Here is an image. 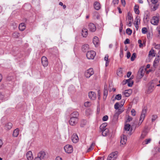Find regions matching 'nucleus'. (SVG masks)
Instances as JSON below:
<instances>
[{
	"mask_svg": "<svg viewBox=\"0 0 160 160\" xmlns=\"http://www.w3.org/2000/svg\"><path fill=\"white\" fill-rule=\"evenodd\" d=\"M131 112L132 115L133 116H135L136 114V112L135 110L134 109H132Z\"/></svg>",
	"mask_w": 160,
	"mask_h": 160,
	"instance_id": "50",
	"label": "nucleus"
},
{
	"mask_svg": "<svg viewBox=\"0 0 160 160\" xmlns=\"http://www.w3.org/2000/svg\"><path fill=\"white\" fill-rule=\"evenodd\" d=\"M19 131V130L18 128L14 130L13 132V136L15 137H17L18 135Z\"/></svg>",
	"mask_w": 160,
	"mask_h": 160,
	"instance_id": "30",
	"label": "nucleus"
},
{
	"mask_svg": "<svg viewBox=\"0 0 160 160\" xmlns=\"http://www.w3.org/2000/svg\"><path fill=\"white\" fill-rule=\"evenodd\" d=\"M137 122L135 121L133 123V124L132 125L131 127V131L129 132L128 133V135L129 136L132 134V131L134 129V131L135 130L137 127Z\"/></svg>",
	"mask_w": 160,
	"mask_h": 160,
	"instance_id": "16",
	"label": "nucleus"
},
{
	"mask_svg": "<svg viewBox=\"0 0 160 160\" xmlns=\"http://www.w3.org/2000/svg\"><path fill=\"white\" fill-rule=\"evenodd\" d=\"M160 60V51L158 52V55L156 57L153 63V66L155 67Z\"/></svg>",
	"mask_w": 160,
	"mask_h": 160,
	"instance_id": "9",
	"label": "nucleus"
},
{
	"mask_svg": "<svg viewBox=\"0 0 160 160\" xmlns=\"http://www.w3.org/2000/svg\"><path fill=\"white\" fill-rule=\"evenodd\" d=\"M158 5L155 4L154 5V6L153 7V8H152V10L153 11H155L158 8Z\"/></svg>",
	"mask_w": 160,
	"mask_h": 160,
	"instance_id": "47",
	"label": "nucleus"
},
{
	"mask_svg": "<svg viewBox=\"0 0 160 160\" xmlns=\"http://www.w3.org/2000/svg\"><path fill=\"white\" fill-rule=\"evenodd\" d=\"M36 158L40 159V160H45L47 158V156L44 152L41 151L38 154Z\"/></svg>",
	"mask_w": 160,
	"mask_h": 160,
	"instance_id": "3",
	"label": "nucleus"
},
{
	"mask_svg": "<svg viewBox=\"0 0 160 160\" xmlns=\"http://www.w3.org/2000/svg\"><path fill=\"white\" fill-rule=\"evenodd\" d=\"M121 95L120 94H118L116 95V96L115 97V99L118 100H120L121 99Z\"/></svg>",
	"mask_w": 160,
	"mask_h": 160,
	"instance_id": "44",
	"label": "nucleus"
},
{
	"mask_svg": "<svg viewBox=\"0 0 160 160\" xmlns=\"http://www.w3.org/2000/svg\"><path fill=\"white\" fill-rule=\"evenodd\" d=\"M124 94L126 97H129L130 95V93L128 92V90H126L124 91Z\"/></svg>",
	"mask_w": 160,
	"mask_h": 160,
	"instance_id": "45",
	"label": "nucleus"
},
{
	"mask_svg": "<svg viewBox=\"0 0 160 160\" xmlns=\"http://www.w3.org/2000/svg\"><path fill=\"white\" fill-rule=\"evenodd\" d=\"M88 29L92 32H94L96 30V27L93 23H90L88 25Z\"/></svg>",
	"mask_w": 160,
	"mask_h": 160,
	"instance_id": "12",
	"label": "nucleus"
},
{
	"mask_svg": "<svg viewBox=\"0 0 160 160\" xmlns=\"http://www.w3.org/2000/svg\"><path fill=\"white\" fill-rule=\"evenodd\" d=\"M26 27L25 24L24 23H21L19 26V29L21 31H24Z\"/></svg>",
	"mask_w": 160,
	"mask_h": 160,
	"instance_id": "23",
	"label": "nucleus"
},
{
	"mask_svg": "<svg viewBox=\"0 0 160 160\" xmlns=\"http://www.w3.org/2000/svg\"><path fill=\"white\" fill-rule=\"evenodd\" d=\"M131 127V125L129 124H127L125 125L124 128L125 131L124 132V133H127L128 132L129 133L130 132L129 130ZM131 131V130L130 131V132Z\"/></svg>",
	"mask_w": 160,
	"mask_h": 160,
	"instance_id": "19",
	"label": "nucleus"
},
{
	"mask_svg": "<svg viewBox=\"0 0 160 160\" xmlns=\"http://www.w3.org/2000/svg\"><path fill=\"white\" fill-rule=\"evenodd\" d=\"M64 149L66 152L68 153H72L73 151V148L71 145H67L64 146Z\"/></svg>",
	"mask_w": 160,
	"mask_h": 160,
	"instance_id": "5",
	"label": "nucleus"
},
{
	"mask_svg": "<svg viewBox=\"0 0 160 160\" xmlns=\"http://www.w3.org/2000/svg\"><path fill=\"white\" fill-rule=\"evenodd\" d=\"M154 48L155 49H160V44H156V43H154Z\"/></svg>",
	"mask_w": 160,
	"mask_h": 160,
	"instance_id": "46",
	"label": "nucleus"
},
{
	"mask_svg": "<svg viewBox=\"0 0 160 160\" xmlns=\"http://www.w3.org/2000/svg\"><path fill=\"white\" fill-rule=\"evenodd\" d=\"M12 124L11 122H8L5 125V128L6 129H10L12 127Z\"/></svg>",
	"mask_w": 160,
	"mask_h": 160,
	"instance_id": "29",
	"label": "nucleus"
},
{
	"mask_svg": "<svg viewBox=\"0 0 160 160\" xmlns=\"http://www.w3.org/2000/svg\"><path fill=\"white\" fill-rule=\"evenodd\" d=\"M147 134L146 132L145 131H144L142 132V134L141 136V138L142 139H143L145 137L146 135Z\"/></svg>",
	"mask_w": 160,
	"mask_h": 160,
	"instance_id": "40",
	"label": "nucleus"
},
{
	"mask_svg": "<svg viewBox=\"0 0 160 160\" xmlns=\"http://www.w3.org/2000/svg\"><path fill=\"white\" fill-rule=\"evenodd\" d=\"M147 108L146 107H144L142 109L139 120L142 121H143L147 113Z\"/></svg>",
	"mask_w": 160,
	"mask_h": 160,
	"instance_id": "6",
	"label": "nucleus"
},
{
	"mask_svg": "<svg viewBox=\"0 0 160 160\" xmlns=\"http://www.w3.org/2000/svg\"><path fill=\"white\" fill-rule=\"evenodd\" d=\"M143 71L142 70L140 72H138L137 75V77L139 79L141 78L144 75V73L143 72Z\"/></svg>",
	"mask_w": 160,
	"mask_h": 160,
	"instance_id": "28",
	"label": "nucleus"
},
{
	"mask_svg": "<svg viewBox=\"0 0 160 160\" xmlns=\"http://www.w3.org/2000/svg\"><path fill=\"white\" fill-rule=\"evenodd\" d=\"M131 56V53L129 52H128L127 53V57L128 58H129Z\"/></svg>",
	"mask_w": 160,
	"mask_h": 160,
	"instance_id": "63",
	"label": "nucleus"
},
{
	"mask_svg": "<svg viewBox=\"0 0 160 160\" xmlns=\"http://www.w3.org/2000/svg\"><path fill=\"white\" fill-rule=\"evenodd\" d=\"M107 126V123H104L102 124L100 127V130H104V129H108L106 128V127Z\"/></svg>",
	"mask_w": 160,
	"mask_h": 160,
	"instance_id": "34",
	"label": "nucleus"
},
{
	"mask_svg": "<svg viewBox=\"0 0 160 160\" xmlns=\"http://www.w3.org/2000/svg\"><path fill=\"white\" fill-rule=\"evenodd\" d=\"M156 54L154 52V51L153 49H151V50L149 52V56H151L154 57L155 56Z\"/></svg>",
	"mask_w": 160,
	"mask_h": 160,
	"instance_id": "32",
	"label": "nucleus"
},
{
	"mask_svg": "<svg viewBox=\"0 0 160 160\" xmlns=\"http://www.w3.org/2000/svg\"><path fill=\"white\" fill-rule=\"evenodd\" d=\"M157 118V116L156 115H153L152 116V121L153 122L155 121Z\"/></svg>",
	"mask_w": 160,
	"mask_h": 160,
	"instance_id": "54",
	"label": "nucleus"
},
{
	"mask_svg": "<svg viewBox=\"0 0 160 160\" xmlns=\"http://www.w3.org/2000/svg\"><path fill=\"white\" fill-rule=\"evenodd\" d=\"M88 96L89 98L92 100H95L96 98V93L92 91L88 93Z\"/></svg>",
	"mask_w": 160,
	"mask_h": 160,
	"instance_id": "11",
	"label": "nucleus"
},
{
	"mask_svg": "<svg viewBox=\"0 0 160 160\" xmlns=\"http://www.w3.org/2000/svg\"><path fill=\"white\" fill-rule=\"evenodd\" d=\"M154 89V86L152 84H150L148 86L147 91V94H149L152 92Z\"/></svg>",
	"mask_w": 160,
	"mask_h": 160,
	"instance_id": "15",
	"label": "nucleus"
},
{
	"mask_svg": "<svg viewBox=\"0 0 160 160\" xmlns=\"http://www.w3.org/2000/svg\"><path fill=\"white\" fill-rule=\"evenodd\" d=\"M108 119V117L107 115H105L103 117L102 120L104 121H107Z\"/></svg>",
	"mask_w": 160,
	"mask_h": 160,
	"instance_id": "52",
	"label": "nucleus"
},
{
	"mask_svg": "<svg viewBox=\"0 0 160 160\" xmlns=\"http://www.w3.org/2000/svg\"><path fill=\"white\" fill-rule=\"evenodd\" d=\"M55 160H62V159L59 156H58L57 157Z\"/></svg>",
	"mask_w": 160,
	"mask_h": 160,
	"instance_id": "64",
	"label": "nucleus"
},
{
	"mask_svg": "<svg viewBox=\"0 0 160 160\" xmlns=\"http://www.w3.org/2000/svg\"><path fill=\"white\" fill-rule=\"evenodd\" d=\"M132 72H128L127 74V77L128 78H129L131 75Z\"/></svg>",
	"mask_w": 160,
	"mask_h": 160,
	"instance_id": "61",
	"label": "nucleus"
},
{
	"mask_svg": "<svg viewBox=\"0 0 160 160\" xmlns=\"http://www.w3.org/2000/svg\"><path fill=\"white\" fill-rule=\"evenodd\" d=\"M94 143H93V142L91 144L90 147L88 149V150H87L88 152H89L90 151H91L93 149V146H94Z\"/></svg>",
	"mask_w": 160,
	"mask_h": 160,
	"instance_id": "42",
	"label": "nucleus"
},
{
	"mask_svg": "<svg viewBox=\"0 0 160 160\" xmlns=\"http://www.w3.org/2000/svg\"><path fill=\"white\" fill-rule=\"evenodd\" d=\"M159 22V18L158 17H153L151 20V23L153 25H157Z\"/></svg>",
	"mask_w": 160,
	"mask_h": 160,
	"instance_id": "8",
	"label": "nucleus"
},
{
	"mask_svg": "<svg viewBox=\"0 0 160 160\" xmlns=\"http://www.w3.org/2000/svg\"><path fill=\"white\" fill-rule=\"evenodd\" d=\"M142 32L143 34H145L147 32V28H143L142 30Z\"/></svg>",
	"mask_w": 160,
	"mask_h": 160,
	"instance_id": "49",
	"label": "nucleus"
},
{
	"mask_svg": "<svg viewBox=\"0 0 160 160\" xmlns=\"http://www.w3.org/2000/svg\"><path fill=\"white\" fill-rule=\"evenodd\" d=\"M129 40L128 38H127L124 42V43L125 44H129Z\"/></svg>",
	"mask_w": 160,
	"mask_h": 160,
	"instance_id": "58",
	"label": "nucleus"
},
{
	"mask_svg": "<svg viewBox=\"0 0 160 160\" xmlns=\"http://www.w3.org/2000/svg\"><path fill=\"white\" fill-rule=\"evenodd\" d=\"M127 141V138L126 136L123 135L121 137L120 143L121 144L124 145L125 144Z\"/></svg>",
	"mask_w": 160,
	"mask_h": 160,
	"instance_id": "17",
	"label": "nucleus"
},
{
	"mask_svg": "<svg viewBox=\"0 0 160 160\" xmlns=\"http://www.w3.org/2000/svg\"><path fill=\"white\" fill-rule=\"evenodd\" d=\"M119 2V0H113L112 3L114 5L117 4Z\"/></svg>",
	"mask_w": 160,
	"mask_h": 160,
	"instance_id": "55",
	"label": "nucleus"
},
{
	"mask_svg": "<svg viewBox=\"0 0 160 160\" xmlns=\"http://www.w3.org/2000/svg\"><path fill=\"white\" fill-rule=\"evenodd\" d=\"M82 49L83 52H86L89 49L88 45L87 44L84 45L82 46Z\"/></svg>",
	"mask_w": 160,
	"mask_h": 160,
	"instance_id": "27",
	"label": "nucleus"
},
{
	"mask_svg": "<svg viewBox=\"0 0 160 160\" xmlns=\"http://www.w3.org/2000/svg\"><path fill=\"white\" fill-rule=\"evenodd\" d=\"M121 2L122 5L125 6L126 5V2L125 0H121Z\"/></svg>",
	"mask_w": 160,
	"mask_h": 160,
	"instance_id": "60",
	"label": "nucleus"
},
{
	"mask_svg": "<svg viewBox=\"0 0 160 160\" xmlns=\"http://www.w3.org/2000/svg\"><path fill=\"white\" fill-rule=\"evenodd\" d=\"M102 132V135L103 136H106L109 133V130L108 129L101 130Z\"/></svg>",
	"mask_w": 160,
	"mask_h": 160,
	"instance_id": "26",
	"label": "nucleus"
},
{
	"mask_svg": "<svg viewBox=\"0 0 160 160\" xmlns=\"http://www.w3.org/2000/svg\"><path fill=\"white\" fill-rule=\"evenodd\" d=\"M127 18L128 19V21H133V18L130 12L128 13Z\"/></svg>",
	"mask_w": 160,
	"mask_h": 160,
	"instance_id": "33",
	"label": "nucleus"
},
{
	"mask_svg": "<svg viewBox=\"0 0 160 160\" xmlns=\"http://www.w3.org/2000/svg\"><path fill=\"white\" fill-rule=\"evenodd\" d=\"M136 54L135 53H133L131 58V61H133L134 60L135 58L136 57Z\"/></svg>",
	"mask_w": 160,
	"mask_h": 160,
	"instance_id": "41",
	"label": "nucleus"
},
{
	"mask_svg": "<svg viewBox=\"0 0 160 160\" xmlns=\"http://www.w3.org/2000/svg\"><path fill=\"white\" fill-rule=\"evenodd\" d=\"M134 11L136 14H139L140 12L138 9L137 8H134Z\"/></svg>",
	"mask_w": 160,
	"mask_h": 160,
	"instance_id": "56",
	"label": "nucleus"
},
{
	"mask_svg": "<svg viewBox=\"0 0 160 160\" xmlns=\"http://www.w3.org/2000/svg\"><path fill=\"white\" fill-rule=\"evenodd\" d=\"M94 7L95 9L97 10H99L100 8V4L97 2H96L94 3Z\"/></svg>",
	"mask_w": 160,
	"mask_h": 160,
	"instance_id": "24",
	"label": "nucleus"
},
{
	"mask_svg": "<svg viewBox=\"0 0 160 160\" xmlns=\"http://www.w3.org/2000/svg\"><path fill=\"white\" fill-rule=\"evenodd\" d=\"M119 56L121 58H122L123 56V52L122 50H120Z\"/></svg>",
	"mask_w": 160,
	"mask_h": 160,
	"instance_id": "57",
	"label": "nucleus"
},
{
	"mask_svg": "<svg viewBox=\"0 0 160 160\" xmlns=\"http://www.w3.org/2000/svg\"><path fill=\"white\" fill-rule=\"evenodd\" d=\"M78 118L74 117H71L69 121L70 124L72 126L75 125L78 122Z\"/></svg>",
	"mask_w": 160,
	"mask_h": 160,
	"instance_id": "7",
	"label": "nucleus"
},
{
	"mask_svg": "<svg viewBox=\"0 0 160 160\" xmlns=\"http://www.w3.org/2000/svg\"><path fill=\"white\" fill-rule=\"evenodd\" d=\"M151 140V139L149 138L147 139H146L143 142V144H148L149 143Z\"/></svg>",
	"mask_w": 160,
	"mask_h": 160,
	"instance_id": "43",
	"label": "nucleus"
},
{
	"mask_svg": "<svg viewBox=\"0 0 160 160\" xmlns=\"http://www.w3.org/2000/svg\"><path fill=\"white\" fill-rule=\"evenodd\" d=\"M140 20L139 18V17L138 16H137L135 19V22H136V23L138 24V22L140 21Z\"/></svg>",
	"mask_w": 160,
	"mask_h": 160,
	"instance_id": "53",
	"label": "nucleus"
},
{
	"mask_svg": "<svg viewBox=\"0 0 160 160\" xmlns=\"http://www.w3.org/2000/svg\"><path fill=\"white\" fill-rule=\"evenodd\" d=\"M79 115V113L78 112L75 111L73 112L71 114V117H74V118H78V117Z\"/></svg>",
	"mask_w": 160,
	"mask_h": 160,
	"instance_id": "31",
	"label": "nucleus"
},
{
	"mask_svg": "<svg viewBox=\"0 0 160 160\" xmlns=\"http://www.w3.org/2000/svg\"><path fill=\"white\" fill-rule=\"evenodd\" d=\"M88 34V31L86 28H83L82 31V35L83 37H86Z\"/></svg>",
	"mask_w": 160,
	"mask_h": 160,
	"instance_id": "22",
	"label": "nucleus"
},
{
	"mask_svg": "<svg viewBox=\"0 0 160 160\" xmlns=\"http://www.w3.org/2000/svg\"><path fill=\"white\" fill-rule=\"evenodd\" d=\"M94 74V72L92 68H90L86 70L84 73L85 76L88 78H89Z\"/></svg>",
	"mask_w": 160,
	"mask_h": 160,
	"instance_id": "4",
	"label": "nucleus"
},
{
	"mask_svg": "<svg viewBox=\"0 0 160 160\" xmlns=\"http://www.w3.org/2000/svg\"><path fill=\"white\" fill-rule=\"evenodd\" d=\"M108 54H106L105 55V57L104 58V60L105 61H108Z\"/></svg>",
	"mask_w": 160,
	"mask_h": 160,
	"instance_id": "59",
	"label": "nucleus"
},
{
	"mask_svg": "<svg viewBox=\"0 0 160 160\" xmlns=\"http://www.w3.org/2000/svg\"><path fill=\"white\" fill-rule=\"evenodd\" d=\"M118 110L116 111L115 113L117 114V115H119L121 113H122L124 111V109L123 108H118L117 109Z\"/></svg>",
	"mask_w": 160,
	"mask_h": 160,
	"instance_id": "35",
	"label": "nucleus"
},
{
	"mask_svg": "<svg viewBox=\"0 0 160 160\" xmlns=\"http://www.w3.org/2000/svg\"><path fill=\"white\" fill-rule=\"evenodd\" d=\"M96 55V52L94 51L91 50L87 52L86 56L88 59H93Z\"/></svg>",
	"mask_w": 160,
	"mask_h": 160,
	"instance_id": "2",
	"label": "nucleus"
},
{
	"mask_svg": "<svg viewBox=\"0 0 160 160\" xmlns=\"http://www.w3.org/2000/svg\"><path fill=\"white\" fill-rule=\"evenodd\" d=\"M108 91L107 89V85H105L104 86V90L103 91V99H105L108 95Z\"/></svg>",
	"mask_w": 160,
	"mask_h": 160,
	"instance_id": "21",
	"label": "nucleus"
},
{
	"mask_svg": "<svg viewBox=\"0 0 160 160\" xmlns=\"http://www.w3.org/2000/svg\"><path fill=\"white\" fill-rule=\"evenodd\" d=\"M126 33L128 35H131L132 32V31L130 28H128L126 30Z\"/></svg>",
	"mask_w": 160,
	"mask_h": 160,
	"instance_id": "38",
	"label": "nucleus"
},
{
	"mask_svg": "<svg viewBox=\"0 0 160 160\" xmlns=\"http://www.w3.org/2000/svg\"><path fill=\"white\" fill-rule=\"evenodd\" d=\"M79 140L77 135L76 134H73L72 135V142L74 143L77 142Z\"/></svg>",
	"mask_w": 160,
	"mask_h": 160,
	"instance_id": "14",
	"label": "nucleus"
},
{
	"mask_svg": "<svg viewBox=\"0 0 160 160\" xmlns=\"http://www.w3.org/2000/svg\"><path fill=\"white\" fill-rule=\"evenodd\" d=\"M42 63L44 67L47 66L48 64V61L47 58L45 56H43L41 59Z\"/></svg>",
	"mask_w": 160,
	"mask_h": 160,
	"instance_id": "10",
	"label": "nucleus"
},
{
	"mask_svg": "<svg viewBox=\"0 0 160 160\" xmlns=\"http://www.w3.org/2000/svg\"><path fill=\"white\" fill-rule=\"evenodd\" d=\"M123 104V103L120 104L118 102H116L114 105V108L116 110H117L119 108H122Z\"/></svg>",
	"mask_w": 160,
	"mask_h": 160,
	"instance_id": "25",
	"label": "nucleus"
},
{
	"mask_svg": "<svg viewBox=\"0 0 160 160\" xmlns=\"http://www.w3.org/2000/svg\"><path fill=\"white\" fill-rule=\"evenodd\" d=\"M132 118L129 115H128L127 116V120L126 122H129L132 121Z\"/></svg>",
	"mask_w": 160,
	"mask_h": 160,
	"instance_id": "39",
	"label": "nucleus"
},
{
	"mask_svg": "<svg viewBox=\"0 0 160 160\" xmlns=\"http://www.w3.org/2000/svg\"><path fill=\"white\" fill-rule=\"evenodd\" d=\"M119 116V115H117V114L115 113L113 116V118L112 120L114 122H116V121H117L118 119Z\"/></svg>",
	"mask_w": 160,
	"mask_h": 160,
	"instance_id": "36",
	"label": "nucleus"
},
{
	"mask_svg": "<svg viewBox=\"0 0 160 160\" xmlns=\"http://www.w3.org/2000/svg\"><path fill=\"white\" fill-rule=\"evenodd\" d=\"M152 2L154 4H156L158 2L157 0H151Z\"/></svg>",
	"mask_w": 160,
	"mask_h": 160,
	"instance_id": "62",
	"label": "nucleus"
},
{
	"mask_svg": "<svg viewBox=\"0 0 160 160\" xmlns=\"http://www.w3.org/2000/svg\"><path fill=\"white\" fill-rule=\"evenodd\" d=\"M13 79V77L12 76H9L7 77V80L8 81H11Z\"/></svg>",
	"mask_w": 160,
	"mask_h": 160,
	"instance_id": "51",
	"label": "nucleus"
},
{
	"mask_svg": "<svg viewBox=\"0 0 160 160\" xmlns=\"http://www.w3.org/2000/svg\"><path fill=\"white\" fill-rule=\"evenodd\" d=\"M13 37L15 38H18L19 37V34L18 32H15L12 34Z\"/></svg>",
	"mask_w": 160,
	"mask_h": 160,
	"instance_id": "37",
	"label": "nucleus"
},
{
	"mask_svg": "<svg viewBox=\"0 0 160 160\" xmlns=\"http://www.w3.org/2000/svg\"><path fill=\"white\" fill-rule=\"evenodd\" d=\"M118 152L117 151L112 152L109 155L107 160H116L118 157Z\"/></svg>",
	"mask_w": 160,
	"mask_h": 160,
	"instance_id": "1",
	"label": "nucleus"
},
{
	"mask_svg": "<svg viewBox=\"0 0 160 160\" xmlns=\"http://www.w3.org/2000/svg\"><path fill=\"white\" fill-rule=\"evenodd\" d=\"M125 82L124 84L128 83V86L129 87H132L133 84V82L131 80V78H130L127 80H125Z\"/></svg>",
	"mask_w": 160,
	"mask_h": 160,
	"instance_id": "20",
	"label": "nucleus"
},
{
	"mask_svg": "<svg viewBox=\"0 0 160 160\" xmlns=\"http://www.w3.org/2000/svg\"><path fill=\"white\" fill-rule=\"evenodd\" d=\"M91 105V103L89 102L88 101L84 103V106L86 107H89Z\"/></svg>",
	"mask_w": 160,
	"mask_h": 160,
	"instance_id": "48",
	"label": "nucleus"
},
{
	"mask_svg": "<svg viewBox=\"0 0 160 160\" xmlns=\"http://www.w3.org/2000/svg\"><path fill=\"white\" fill-rule=\"evenodd\" d=\"M26 156L27 160H32L33 157L31 151H28L26 153Z\"/></svg>",
	"mask_w": 160,
	"mask_h": 160,
	"instance_id": "13",
	"label": "nucleus"
},
{
	"mask_svg": "<svg viewBox=\"0 0 160 160\" xmlns=\"http://www.w3.org/2000/svg\"><path fill=\"white\" fill-rule=\"evenodd\" d=\"M93 42L95 47H97L98 46L99 44V41L98 38L97 37H95L93 39Z\"/></svg>",
	"mask_w": 160,
	"mask_h": 160,
	"instance_id": "18",
	"label": "nucleus"
}]
</instances>
